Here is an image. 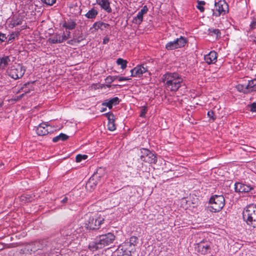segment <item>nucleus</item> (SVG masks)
<instances>
[{
  "instance_id": "obj_1",
  "label": "nucleus",
  "mask_w": 256,
  "mask_h": 256,
  "mask_svg": "<svg viewBox=\"0 0 256 256\" xmlns=\"http://www.w3.org/2000/svg\"><path fill=\"white\" fill-rule=\"evenodd\" d=\"M162 81L164 86L170 91L176 92L183 82L182 76L176 72H166L162 76Z\"/></svg>"
},
{
  "instance_id": "obj_2",
  "label": "nucleus",
  "mask_w": 256,
  "mask_h": 256,
  "mask_svg": "<svg viewBox=\"0 0 256 256\" xmlns=\"http://www.w3.org/2000/svg\"><path fill=\"white\" fill-rule=\"evenodd\" d=\"M52 244L46 239L32 242L26 246L27 250L31 252L42 250L45 254H48L49 250H52Z\"/></svg>"
},
{
  "instance_id": "obj_3",
  "label": "nucleus",
  "mask_w": 256,
  "mask_h": 256,
  "mask_svg": "<svg viewBox=\"0 0 256 256\" xmlns=\"http://www.w3.org/2000/svg\"><path fill=\"white\" fill-rule=\"evenodd\" d=\"M242 216L247 225L256 228V204L247 206L243 211Z\"/></svg>"
},
{
  "instance_id": "obj_4",
  "label": "nucleus",
  "mask_w": 256,
  "mask_h": 256,
  "mask_svg": "<svg viewBox=\"0 0 256 256\" xmlns=\"http://www.w3.org/2000/svg\"><path fill=\"white\" fill-rule=\"evenodd\" d=\"M106 176L105 170L104 168H100L94 172L93 175L90 178L86 184V189L90 191H92L96 185L100 182L101 179Z\"/></svg>"
},
{
  "instance_id": "obj_5",
  "label": "nucleus",
  "mask_w": 256,
  "mask_h": 256,
  "mask_svg": "<svg viewBox=\"0 0 256 256\" xmlns=\"http://www.w3.org/2000/svg\"><path fill=\"white\" fill-rule=\"evenodd\" d=\"M132 151L138 154V156L140 157L142 161L150 164H156L157 162L156 156L147 148H136L133 150Z\"/></svg>"
},
{
  "instance_id": "obj_6",
  "label": "nucleus",
  "mask_w": 256,
  "mask_h": 256,
  "mask_svg": "<svg viewBox=\"0 0 256 256\" xmlns=\"http://www.w3.org/2000/svg\"><path fill=\"white\" fill-rule=\"evenodd\" d=\"M209 204L211 205L210 208V212H219L225 205V199L222 195L215 194L210 198Z\"/></svg>"
},
{
  "instance_id": "obj_7",
  "label": "nucleus",
  "mask_w": 256,
  "mask_h": 256,
  "mask_svg": "<svg viewBox=\"0 0 256 256\" xmlns=\"http://www.w3.org/2000/svg\"><path fill=\"white\" fill-rule=\"evenodd\" d=\"M26 72L23 66L19 64L12 65L7 70L8 75L14 80L21 78Z\"/></svg>"
},
{
  "instance_id": "obj_8",
  "label": "nucleus",
  "mask_w": 256,
  "mask_h": 256,
  "mask_svg": "<svg viewBox=\"0 0 256 256\" xmlns=\"http://www.w3.org/2000/svg\"><path fill=\"white\" fill-rule=\"evenodd\" d=\"M104 220V219L103 218L90 216L85 222L84 227L87 230H98L100 228Z\"/></svg>"
},
{
  "instance_id": "obj_9",
  "label": "nucleus",
  "mask_w": 256,
  "mask_h": 256,
  "mask_svg": "<svg viewBox=\"0 0 256 256\" xmlns=\"http://www.w3.org/2000/svg\"><path fill=\"white\" fill-rule=\"evenodd\" d=\"M212 244L208 240H203L195 244V251L200 254L205 255L210 254Z\"/></svg>"
},
{
  "instance_id": "obj_10",
  "label": "nucleus",
  "mask_w": 256,
  "mask_h": 256,
  "mask_svg": "<svg viewBox=\"0 0 256 256\" xmlns=\"http://www.w3.org/2000/svg\"><path fill=\"white\" fill-rule=\"evenodd\" d=\"M186 42V40L181 36L180 38H178L174 41L168 42L166 45V48L170 50L180 48L184 47Z\"/></svg>"
},
{
  "instance_id": "obj_11",
  "label": "nucleus",
  "mask_w": 256,
  "mask_h": 256,
  "mask_svg": "<svg viewBox=\"0 0 256 256\" xmlns=\"http://www.w3.org/2000/svg\"><path fill=\"white\" fill-rule=\"evenodd\" d=\"M115 238V236L111 232L100 235L98 236H97L100 244V247L102 248L112 244Z\"/></svg>"
},
{
  "instance_id": "obj_12",
  "label": "nucleus",
  "mask_w": 256,
  "mask_h": 256,
  "mask_svg": "<svg viewBox=\"0 0 256 256\" xmlns=\"http://www.w3.org/2000/svg\"><path fill=\"white\" fill-rule=\"evenodd\" d=\"M214 6L216 12H213V15L216 16H219L220 14H225L228 12V4L220 0L218 2H215Z\"/></svg>"
},
{
  "instance_id": "obj_13",
  "label": "nucleus",
  "mask_w": 256,
  "mask_h": 256,
  "mask_svg": "<svg viewBox=\"0 0 256 256\" xmlns=\"http://www.w3.org/2000/svg\"><path fill=\"white\" fill-rule=\"evenodd\" d=\"M75 226V224H74L68 225L62 230L61 234L64 236H70L71 238H74L78 233L74 228Z\"/></svg>"
},
{
  "instance_id": "obj_14",
  "label": "nucleus",
  "mask_w": 256,
  "mask_h": 256,
  "mask_svg": "<svg viewBox=\"0 0 256 256\" xmlns=\"http://www.w3.org/2000/svg\"><path fill=\"white\" fill-rule=\"evenodd\" d=\"M254 188V186L249 184H247L242 182H236L234 184V190L236 192H248Z\"/></svg>"
},
{
  "instance_id": "obj_15",
  "label": "nucleus",
  "mask_w": 256,
  "mask_h": 256,
  "mask_svg": "<svg viewBox=\"0 0 256 256\" xmlns=\"http://www.w3.org/2000/svg\"><path fill=\"white\" fill-rule=\"evenodd\" d=\"M70 36V31L68 32V36H65L64 34L60 36V34H56L48 39V41L50 43L53 44H60L68 40Z\"/></svg>"
},
{
  "instance_id": "obj_16",
  "label": "nucleus",
  "mask_w": 256,
  "mask_h": 256,
  "mask_svg": "<svg viewBox=\"0 0 256 256\" xmlns=\"http://www.w3.org/2000/svg\"><path fill=\"white\" fill-rule=\"evenodd\" d=\"M148 11V8L147 6H144L140 10L136 16L133 18L132 20V23L136 25L140 24L143 20L144 14H146Z\"/></svg>"
},
{
  "instance_id": "obj_17",
  "label": "nucleus",
  "mask_w": 256,
  "mask_h": 256,
  "mask_svg": "<svg viewBox=\"0 0 256 256\" xmlns=\"http://www.w3.org/2000/svg\"><path fill=\"white\" fill-rule=\"evenodd\" d=\"M147 70L142 66H138L130 70L131 76L140 78L144 73L146 72Z\"/></svg>"
},
{
  "instance_id": "obj_18",
  "label": "nucleus",
  "mask_w": 256,
  "mask_h": 256,
  "mask_svg": "<svg viewBox=\"0 0 256 256\" xmlns=\"http://www.w3.org/2000/svg\"><path fill=\"white\" fill-rule=\"evenodd\" d=\"M217 53L214 51L210 52L208 54H206L204 59L206 62L208 64H214L217 60Z\"/></svg>"
},
{
  "instance_id": "obj_19",
  "label": "nucleus",
  "mask_w": 256,
  "mask_h": 256,
  "mask_svg": "<svg viewBox=\"0 0 256 256\" xmlns=\"http://www.w3.org/2000/svg\"><path fill=\"white\" fill-rule=\"evenodd\" d=\"M48 126L44 122L40 124L36 128V134L38 136H45L49 133Z\"/></svg>"
},
{
  "instance_id": "obj_20",
  "label": "nucleus",
  "mask_w": 256,
  "mask_h": 256,
  "mask_svg": "<svg viewBox=\"0 0 256 256\" xmlns=\"http://www.w3.org/2000/svg\"><path fill=\"white\" fill-rule=\"evenodd\" d=\"M119 99L118 97L113 98L109 100H106L102 104V106H105L108 108L109 109H112L113 106H116L119 103Z\"/></svg>"
},
{
  "instance_id": "obj_21",
  "label": "nucleus",
  "mask_w": 256,
  "mask_h": 256,
  "mask_svg": "<svg viewBox=\"0 0 256 256\" xmlns=\"http://www.w3.org/2000/svg\"><path fill=\"white\" fill-rule=\"evenodd\" d=\"M98 4L100 6L101 8L108 12H112V9L110 6V2L108 0H96Z\"/></svg>"
},
{
  "instance_id": "obj_22",
  "label": "nucleus",
  "mask_w": 256,
  "mask_h": 256,
  "mask_svg": "<svg viewBox=\"0 0 256 256\" xmlns=\"http://www.w3.org/2000/svg\"><path fill=\"white\" fill-rule=\"evenodd\" d=\"M208 34L210 36L215 37L216 40H218L221 38V32L217 28H208Z\"/></svg>"
},
{
  "instance_id": "obj_23",
  "label": "nucleus",
  "mask_w": 256,
  "mask_h": 256,
  "mask_svg": "<svg viewBox=\"0 0 256 256\" xmlns=\"http://www.w3.org/2000/svg\"><path fill=\"white\" fill-rule=\"evenodd\" d=\"M109 26L110 25L108 24L101 22H97L94 24L92 27L91 28L90 30H92L93 28H94L95 30H98V29L103 30L104 28H108Z\"/></svg>"
},
{
  "instance_id": "obj_24",
  "label": "nucleus",
  "mask_w": 256,
  "mask_h": 256,
  "mask_svg": "<svg viewBox=\"0 0 256 256\" xmlns=\"http://www.w3.org/2000/svg\"><path fill=\"white\" fill-rule=\"evenodd\" d=\"M76 26V21L72 19H70L68 21L65 22L62 24V26L64 28L69 30H72L74 29Z\"/></svg>"
},
{
  "instance_id": "obj_25",
  "label": "nucleus",
  "mask_w": 256,
  "mask_h": 256,
  "mask_svg": "<svg viewBox=\"0 0 256 256\" xmlns=\"http://www.w3.org/2000/svg\"><path fill=\"white\" fill-rule=\"evenodd\" d=\"M100 243L96 238L94 242H91L88 245V248L91 251H95L98 249L102 248V247H100Z\"/></svg>"
},
{
  "instance_id": "obj_26",
  "label": "nucleus",
  "mask_w": 256,
  "mask_h": 256,
  "mask_svg": "<svg viewBox=\"0 0 256 256\" xmlns=\"http://www.w3.org/2000/svg\"><path fill=\"white\" fill-rule=\"evenodd\" d=\"M72 37L76 40V43H80L85 39L83 34L80 30H75L72 34Z\"/></svg>"
},
{
  "instance_id": "obj_27",
  "label": "nucleus",
  "mask_w": 256,
  "mask_h": 256,
  "mask_svg": "<svg viewBox=\"0 0 256 256\" xmlns=\"http://www.w3.org/2000/svg\"><path fill=\"white\" fill-rule=\"evenodd\" d=\"M10 62L8 56H4L0 58V70L5 68Z\"/></svg>"
},
{
  "instance_id": "obj_28",
  "label": "nucleus",
  "mask_w": 256,
  "mask_h": 256,
  "mask_svg": "<svg viewBox=\"0 0 256 256\" xmlns=\"http://www.w3.org/2000/svg\"><path fill=\"white\" fill-rule=\"evenodd\" d=\"M68 136H67L66 134H64L61 133L58 136H57L54 137L52 138V142H57L60 140L65 141V140H67L68 139Z\"/></svg>"
},
{
  "instance_id": "obj_29",
  "label": "nucleus",
  "mask_w": 256,
  "mask_h": 256,
  "mask_svg": "<svg viewBox=\"0 0 256 256\" xmlns=\"http://www.w3.org/2000/svg\"><path fill=\"white\" fill-rule=\"evenodd\" d=\"M98 12L95 10L94 8H92L90 10H88V12L85 14V16L88 18H94L96 16L98 15Z\"/></svg>"
},
{
  "instance_id": "obj_30",
  "label": "nucleus",
  "mask_w": 256,
  "mask_h": 256,
  "mask_svg": "<svg viewBox=\"0 0 256 256\" xmlns=\"http://www.w3.org/2000/svg\"><path fill=\"white\" fill-rule=\"evenodd\" d=\"M236 88L238 91L244 94L250 92L248 88L246 86V84H238Z\"/></svg>"
},
{
  "instance_id": "obj_31",
  "label": "nucleus",
  "mask_w": 256,
  "mask_h": 256,
  "mask_svg": "<svg viewBox=\"0 0 256 256\" xmlns=\"http://www.w3.org/2000/svg\"><path fill=\"white\" fill-rule=\"evenodd\" d=\"M246 86L248 88L250 92H255L256 91V86L255 85V79L252 80H250L248 81V84H246Z\"/></svg>"
},
{
  "instance_id": "obj_32",
  "label": "nucleus",
  "mask_w": 256,
  "mask_h": 256,
  "mask_svg": "<svg viewBox=\"0 0 256 256\" xmlns=\"http://www.w3.org/2000/svg\"><path fill=\"white\" fill-rule=\"evenodd\" d=\"M104 115L107 118L108 122H114V116L112 112H108L104 114Z\"/></svg>"
},
{
  "instance_id": "obj_33",
  "label": "nucleus",
  "mask_w": 256,
  "mask_h": 256,
  "mask_svg": "<svg viewBox=\"0 0 256 256\" xmlns=\"http://www.w3.org/2000/svg\"><path fill=\"white\" fill-rule=\"evenodd\" d=\"M116 62L118 64L121 66V68L122 69H124L126 67L127 61L126 60H124L122 58H119L117 60Z\"/></svg>"
},
{
  "instance_id": "obj_34",
  "label": "nucleus",
  "mask_w": 256,
  "mask_h": 256,
  "mask_svg": "<svg viewBox=\"0 0 256 256\" xmlns=\"http://www.w3.org/2000/svg\"><path fill=\"white\" fill-rule=\"evenodd\" d=\"M138 242V238L136 236H131L129 239V246H136Z\"/></svg>"
},
{
  "instance_id": "obj_35",
  "label": "nucleus",
  "mask_w": 256,
  "mask_h": 256,
  "mask_svg": "<svg viewBox=\"0 0 256 256\" xmlns=\"http://www.w3.org/2000/svg\"><path fill=\"white\" fill-rule=\"evenodd\" d=\"M120 254L118 256H128L126 248L124 249V246H120L118 248Z\"/></svg>"
},
{
  "instance_id": "obj_36",
  "label": "nucleus",
  "mask_w": 256,
  "mask_h": 256,
  "mask_svg": "<svg viewBox=\"0 0 256 256\" xmlns=\"http://www.w3.org/2000/svg\"><path fill=\"white\" fill-rule=\"evenodd\" d=\"M115 80H117V76H108L105 80L106 82L108 84H110Z\"/></svg>"
},
{
  "instance_id": "obj_37",
  "label": "nucleus",
  "mask_w": 256,
  "mask_h": 256,
  "mask_svg": "<svg viewBox=\"0 0 256 256\" xmlns=\"http://www.w3.org/2000/svg\"><path fill=\"white\" fill-rule=\"evenodd\" d=\"M30 90H34V88H31V89H30L28 90H24V93L20 95V96H15L14 98V101H18L19 100H20V99H22L27 93L29 92L30 91Z\"/></svg>"
},
{
  "instance_id": "obj_38",
  "label": "nucleus",
  "mask_w": 256,
  "mask_h": 256,
  "mask_svg": "<svg viewBox=\"0 0 256 256\" xmlns=\"http://www.w3.org/2000/svg\"><path fill=\"white\" fill-rule=\"evenodd\" d=\"M88 157V156L86 154L82 155L79 154L76 156V161L77 162H80L82 160H86Z\"/></svg>"
},
{
  "instance_id": "obj_39",
  "label": "nucleus",
  "mask_w": 256,
  "mask_h": 256,
  "mask_svg": "<svg viewBox=\"0 0 256 256\" xmlns=\"http://www.w3.org/2000/svg\"><path fill=\"white\" fill-rule=\"evenodd\" d=\"M42 3L48 6H52L56 3V0H40Z\"/></svg>"
},
{
  "instance_id": "obj_40",
  "label": "nucleus",
  "mask_w": 256,
  "mask_h": 256,
  "mask_svg": "<svg viewBox=\"0 0 256 256\" xmlns=\"http://www.w3.org/2000/svg\"><path fill=\"white\" fill-rule=\"evenodd\" d=\"M18 34V33L12 32L10 35H8V42H9L10 41H12L14 40L16 36H17Z\"/></svg>"
},
{
  "instance_id": "obj_41",
  "label": "nucleus",
  "mask_w": 256,
  "mask_h": 256,
  "mask_svg": "<svg viewBox=\"0 0 256 256\" xmlns=\"http://www.w3.org/2000/svg\"><path fill=\"white\" fill-rule=\"evenodd\" d=\"M146 111H147V108L146 106H142L140 108V117H142V118L144 117L145 114L146 112Z\"/></svg>"
},
{
  "instance_id": "obj_42",
  "label": "nucleus",
  "mask_w": 256,
  "mask_h": 256,
  "mask_svg": "<svg viewBox=\"0 0 256 256\" xmlns=\"http://www.w3.org/2000/svg\"><path fill=\"white\" fill-rule=\"evenodd\" d=\"M116 126L114 122H108V128L110 131H113L116 130Z\"/></svg>"
},
{
  "instance_id": "obj_43",
  "label": "nucleus",
  "mask_w": 256,
  "mask_h": 256,
  "mask_svg": "<svg viewBox=\"0 0 256 256\" xmlns=\"http://www.w3.org/2000/svg\"><path fill=\"white\" fill-rule=\"evenodd\" d=\"M250 108V111L252 112H256V102H253L248 106Z\"/></svg>"
},
{
  "instance_id": "obj_44",
  "label": "nucleus",
  "mask_w": 256,
  "mask_h": 256,
  "mask_svg": "<svg viewBox=\"0 0 256 256\" xmlns=\"http://www.w3.org/2000/svg\"><path fill=\"white\" fill-rule=\"evenodd\" d=\"M207 115L208 117L210 118H212V120H214L216 118V117L214 116V112L212 110L208 111V112Z\"/></svg>"
},
{
  "instance_id": "obj_45",
  "label": "nucleus",
  "mask_w": 256,
  "mask_h": 256,
  "mask_svg": "<svg viewBox=\"0 0 256 256\" xmlns=\"http://www.w3.org/2000/svg\"><path fill=\"white\" fill-rule=\"evenodd\" d=\"M250 28L251 30L256 28V18L253 19V20H252L250 24Z\"/></svg>"
},
{
  "instance_id": "obj_46",
  "label": "nucleus",
  "mask_w": 256,
  "mask_h": 256,
  "mask_svg": "<svg viewBox=\"0 0 256 256\" xmlns=\"http://www.w3.org/2000/svg\"><path fill=\"white\" fill-rule=\"evenodd\" d=\"M6 38V34L0 32V44L4 42Z\"/></svg>"
},
{
  "instance_id": "obj_47",
  "label": "nucleus",
  "mask_w": 256,
  "mask_h": 256,
  "mask_svg": "<svg viewBox=\"0 0 256 256\" xmlns=\"http://www.w3.org/2000/svg\"><path fill=\"white\" fill-rule=\"evenodd\" d=\"M22 24V21L21 20H14L12 25L14 26H16Z\"/></svg>"
},
{
  "instance_id": "obj_48",
  "label": "nucleus",
  "mask_w": 256,
  "mask_h": 256,
  "mask_svg": "<svg viewBox=\"0 0 256 256\" xmlns=\"http://www.w3.org/2000/svg\"><path fill=\"white\" fill-rule=\"evenodd\" d=\"M117 80L118 81L121 82L122 80H128V78H127L126 77H124V76H117Z\"/></svg>"
},
{
  "instance_id": "obj_49",
  "label": "nucleus",
  "mask_w": 256,
  "mask_h": 256,
  "mask_svg": "<svg viewBox=\"0 0 256 256\" xmlns=\"http://www.w3.org/2000/svg\"><path fill=\"white\" fill-rule=\"evenodd\" d=\"M28 195H26V196H22V200H25L26 202H30L31 201V200L29 197H28Z\"/></svg>"
},
{
  "instance_id": "obj_50",
  "label": "nucleus",
  "mask_w": 256,
  "mask_h": 256,
  "mask_svg": "<svg viewBox=\"0 0 256 256\" xmlns=\"http://www.w3.org/2000/svg\"><path fill=\"white\" fill-rule=\"evenodd\" d=\"M76 42L74 38H72V39L69 40L67 42V44L70 45H73Z\"/></svg>"
},
{
  "instance_id": "obj_51",
  "label": "nucleus",
  "mask_w": 256,
  "mask_h": 256,
  "mask_svg": "<svg viewBox=\"0 0 256 256\" xmlns=\"http://www.w3.org/2000/svg\"><path fill=\"white\" fill-rule=\"evenodd\" d=\"M196 8L200 10V12H204V8L202 6L198 4V5L196 6Z\"/></svg>"
},
{
  "instance_id": "obj_52",
  "label": "nucleus",
  "mask_w": 256,
  "mask_h": 256,
  "mask_svg": "<svg viewBox=\"0 0 256 256\" xmlns=\"http://www.w3.org/2000/svg\"><path fill=\"white\" fill-rule=\"evenodd\" d=\"M110 41V39L108 37H105L104 39H103V42H102V43L103 44H106L107 43H108V42Z\"/></svg>"
},
{
  "instance_id": "obj_53",
  "label": "nucleus",
  "mask_w": 256,
  "mask_h": 256,
  "mask_svg": "<svg viewBox=\"0 0 256 256\" xmlns=\"http://www.w3.org/2000/svg\"><path fill=\"white\" fill-rule=\"evenodd\" d=\"M30 82H27L24 84L22 87L20 88V90H23L24 88L28 87V86H30Z\"/></svg>"
},
{
  "instance_id": "obj_54",
  "label": "nucleus",
  "mask_w": 256,
  "mask_h": 256,
  "mask_svg": "<svg viewBox=\"0 0 256 256\" xmlns=\"http://www.w3.org/2000/svg\"><path fill=\"white\" fill-rule=\"evenodd\" d=\"M68 198L66 196H65L62 200L61 202L63 204H65L68 202Z\"/></svg>"
},
{
  "instance_id": "obj_55",
  "label": "nucleus",
  "mask_w": 256,
  "mask_h": 256,
  "mask_svg": "<svg viewBox=\"0 0 256 256\" xmlns=\"http://www.w3.org/2000/svg\"><path fill=\"white\" fill-rule=\"evenodd\" d=\"M198 4L201 5V6H203L204 4H205V2L204 1H198Z\"/></svg>"
},
{
  "instance_id": "obj_56",
  "label": "nucleus",
  "mask_w": 256,
  "mask_h": 256,
  "mask_svg": "<svg viewBox=\"0 0 256 256\" xmlns=\"http://www.w3.org/2000/svg\"><path fill=\"white\" fill-rule=\"evenodd\" d=\"M3 104H4L3 102H0V108H1Z\"/></svg>"
},
{
  "instance_id": "obj_57",
  "label": "nucleus",
  "mask_w": 256,
  "mask_h": 256,
  "mask_svg": "<svg viewBox=\"0 0 256 256\" xmlns=\"http://www.w3.org/2000/svg\"><path fill=\"white\" fill-rule=\"evenodd\" d=\"M106 108H102V110H101V112H104L106 111Z\"/></svg>"
},
{
  "instance_id": "obj_58",
  "label": "nucleus",
  "mask_w": 256,
  "mask_h": 256,
  "mask_svg": "<svg viewBox=\"0 0 256 256\" xmlns=\"http://www.w3.org/2000/svg\"><path fill=\"white\" fill-rule=\"evenodd\" d=\"M65 36H68V33L66 34H64Z\"/></svg>"
}]
</instances>
